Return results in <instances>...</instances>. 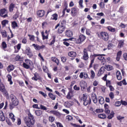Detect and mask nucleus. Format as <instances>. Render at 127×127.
I'll return each mask as SVG.
<instances>
[{
    "label": "nucleus",
    "mask_w": 127,
    "mask_h": 127,
    "mask_svg": "<svg viewBox=\"0 0 127 127\" xmlns=\"http://www.w3.org/2000/svg\"><path fill=\"white\" fill-rule=\"evenodd\" d=\"M28 117H26L24 118L25 123L28 127L33 126L35 123V120H34V117L33 115H32L30 112H29L28 114Z\"/></svg>",
    "instance_id": "f257e3e1"
},
{
    "label": "nucleus",
    "mask_w": 127,
    "mask_h": 127,
    "mask_svg": "<svg viewBox=\"0 0 127 127\" xmlns=\"http://www.w3.org/2000/svg\"><path fill=\"white\" fill-rule=\"evenodd\" d=\"M103 56H105V55L94 54L93 55H91V61L89 65V68H92V67H93V64H94V61H95V58H96V57H98L97 58V59H98V60H102L103 61H104V60H105V58H104V57Z\"/></svg>",
    "instance_id": "f03ea898"
},
{
    "label": "nucleus",
    "mask_w": 127,
    "mask_h": 127,
    "mask_svg": "<svg viewBox=\"0 0 127 127\" xmlns=\"http://www.w3.org/2000/svg\"><path fill=\"white\" fill-rule=\"evenodd\" d=\"M98 37L104 40V41H108L109 40V34L106 32H101L100 34H97Z\"/></svg>",
    "instance_id": "7ed1b4c3"
},
{
    "label": "nucleus",
    "mask_w": 127,
    "mask_h": 127,
    "mask_svg": "<svg viewBox=\"0 0 127 127\" xmlns=\"http://www.w3.org/2000/svg\"><path fill=\"white\" fill-rule=\"evenodd\" d=\"M88 97L86 94H83L82 100L83 101V105L84 106H88V105H90L91 104V98H89L87 99Z\"/></svg>",
    "instance_id": "20e7f679"
},
{
    "label": "nucleus",
    "mask_w": 127,
    "mask_h": 127,
    "mask_svg": "<svg viewBox=\"0 0 127 127\" xmlns=\"http://www.w3.org/2000/svg\"><path fill=\"white\" fill-rule=\"evenodd\" d=\"M10 99L12 102V104L14 106H18V100L15 97V96L13 95V94L10 95Z\"/></svg>",
    "instance_id": "39448f33"
},
{
    "label": "nucleus",
    "mask_w": 127,
    "mask_h": 127,
    "mask_svg": "<svg viewBox=\"0 0 127 127\" xmlns=\"http://www.w3.org/2000/svg\"><path fill=\"white\" fill-rule=\"evenodd\" d=\"M0 16L1 17H3V18H5V17H7V10L5 9V8L1 9L0 10Z\"/></svg>",
    "instance_id": "423d86ee"
},
{
    "label": "nucleus",
    "mask_w": 127,
    "mask_h": 127,
    "mask_svg": "<svg viewBox=\"0 0 127 127\" xmlns=\"http://www.w3.org/2000/svg\"><path fill=\"white\" fill-rule=\"evenodd\" d=\"M86 39V37L84 35H80L79 36V38L76 39V43L77 44H80L82 43Z\"/></svg>",
    "instance_id": "0eeeda50"
},
{
    "label": "nucleus",
    "mask_w": 127,
    "mask_h": 127,
    "mask_svg": "<svg viewBox=\"0 0 127 127\" xmlns=\"http://www.w3.org/2000/svg\"><path fill=\"white\" fill-rule=\"evenodd\" d=\"M0 92L3 93L5 96H8V93L6 91V89H5V87L4 86V85H3V84H0Z\"/></svg>",
    "instance_id": "6e6552de"
},
{
    "label": "nucleus",
    "mask_w": 127,
    "mask_h": 127,
    "mask_svg": "<svg viewBox=\"0 0 127 127\" xmlns=\"http://www.w3.org/2000/svg\"><path fill=\"white\" fill-rule=\"evenodd\" d=\"M49 32H50V30H46L45 33L43 31L41 32L43 40H45V39H48Z\"/></svg>",
    "instance_id": "1a4fd4ad"
},
{
    "label": "nucleus",
    "mask_w": 127,
    "mask_h": 127,
    "mask_svg": "<svg viewBox=\"0 0 127 127\" xmlns=\"http://www.w3.org/2000/svg\"><path fill=\"white\" fill-rule=\"evenodd\" d=\"M78 11H79V9L76 7H73L71 9V15L72 16H76L77 14H78Z\"/></svg>",
    "instance_id": "9d476101"
},
{
    "label": "nucleus",
    "mask_w": 127,
    "mask_h": 127,
    "mask_svg": "<svg viewBox=\"0 0 127 127\" xmlns=\"http://www.w3.org/2000/svg\"><path fill=\"white\" fill-rule=\"evenodd\" d=\"M83 60L87 61L89 59V55H88V51L86 49L83 50Z\"/></svg>",
    "instance_id": "9b49d317"
},
{
    "label": "nucleus",
    "mask_w": 127,
    "mask_h": 127,
    "mask_svg": "<svg viewBox=\"0 0 127 127\" xmlns=\"http://www.w3.org/2000/svg\"><path fill=\"white\" fill-rule=\"evenodd\" d=\"M65 31V26L61 25L58 30V33L59 34H61V33H63L64 31Z\"/></svg>",
    "instance_id": "f8f14e48"
},
{
    "label": "nucleus",
    "mask_w": 127,
    "mask_h": 127,
    "mask_svg": "<svg viewBox=\"0 0 127 127\" xmlns=\"http://www.w3.org/2000/svg\"><path fill=\"white\" fill-rule=\"evenodd\" d=\"M79 78H80V79H83V78H84V79H87L88 78V74H87L86 72H81L79 75Z\"/></svg>",
    "instance_id": "ddd939ff"
},
{
    "label": "nucleus",
    "mask_w": 127,
    "mask_h": 127,
    "mask_svg": "<svg viewBox=\"0 0 127 127\" xmlns=\"http://www.w3.org/2000/svg\"><path fill=\"white\" fill-rule=\"evenodd\" d=\"M37 14L38 16H40V17H43L44 15H45V11L43 10H39L37 12Z\"/></svg>",
    "instance_id": "4468645a"
},
{
    "label": "nucleus",
    "mask_w": 127,
    "mask_h": 127,
    "mask_svg": "<svg viewBox=\"0 0 127 127\" xmlns=\"http://www.w3.org/2000/svg\"><path fill=\"white\" fill-rule=\"evenodd\" d=\"M32 80L37 81V80H41V77L39 76V74L37 72L34 73V76L32 78Z\"/></svg>",
    "instance_id": "2eb2a0df"
},
{
    "label": "nucleus",
    "mask_w": 127,
    "mask_h": 127,
    "mask_svg": "<svg viewBox=\"0 0 127 127\" xmlns=\"http://www.w3.org/2000/svg\"><path fill=\"white\" fill-rule=\"evenodd\" d=\"M91 99L94 104H97V103H98V99H97V95H96V94L92 93Z\"/></svg>",
    "instance_id": "dca6fc26"
},
{
    "label": "nucleus",
    "mask_w": 127,
    "mask_h": 127,
    "mask_svg": "<svg viewBox=\"0 0 127 127\" xmlns=\"http://www.w3.org/2000/svg\"><path fill=\"white\" fill-rule=\"evenodd\" d=\"M104 72H105V67L102 66L100 68V70H99L98 73L97 74V76H98V77H100V76L104 74Z\"/></svg>",
    "instance_id": "f3484780"
},
{
    "label": "nucleus",
    "mask_w": 127,
    "mask_h": 127,
    "mask_svg": "<svg viewBox=\"0 0 127 127\" xmlns=\"http://www.w3.org/2000/svg\"><path fill=\"white\" fill-rule=\"evenodd\" d=\"M0 121L1 122H4L5 121V117L2 111H0Z\"/></svg>",
    "instance_id": "a211bd4d"
},
{
    "label": "nucleus",
    "mask_w": 127,
    "mask_h": 127,
    "mask_svg": "<svg viewBox=\"0 0 127 127\" xmlns=\"http://www.w3.org/2000/svg\"><path fill=\"white\" fill-rule=\"evenodd\" d=\"M13 70H14V65L13 64H10L7 67V71H8V72H11V71H13Z\"/></svg>",
    "instance_id": "6ab92c4d"
},
{
    "label": "nucleus",
    "mask_w": 127,
    "mask_h": 127,
    "mask_svg": "<svg viewBox=\"0 0 127 127\" xmlns=\"http://www.w3.org/2000/svg\"><path fill=\"white\" fill-rule=\"evenodd\" d=\"M25 64L28 65L29 66V67H31V66H33V63H32V61H31L30 60L27 59L25 60Z\"/></svg>",
    "instance_id": "aec40b11"
},
{
    "label": "nucleus",
    "mask_w": 127,
    "mask_h": 127,
    "mask_svg": "<svg viewBox=\"0 0 127 127\" xmlns=\"http://www.w3.org/2000/svg\"><path fill=\"white\" fill-rule=\"evenodd\" d=\"M68 56H69V57H76V56H77V53H76V52H73V51H71V52H69L68 53Z\"/></svg>",
    "instance_id": "412c9836"
},
{
    "label": "nucleus",
    "mask_w": 127,
    "mask_h": 127,
    "mask_svg": "<svg viewBox=\"0 0 127 127\" xmlns=\"http://www.w3.org/2000/svg\"><path fill=\"white\" fill-rule=\"evenodd\" d=\"M116 77L119 81L122 80V73H121V71H117L116 72Z\"/></svg>",
    "instance_id": "4be33fe9"
},
{
    "label": "nucleus",
    "mask_w": 127,
    "mask_h": 127,
    "mask_svg": "<svg viewBox=\"0 0 127 127\" xmlns=\"http://www.w3.org/2000/svg\"><path fill=\"white\" fill-rule=\"evenodd\" d=\"M7 78L8 82H9V85H12L13 84V82H12V80L11 79L12 78V77H11V75L10 74L7 75Z\"/></svg>",
    "instance_id": "5701e85b"
},
{
    "label": "nucleus",
    "mask_w": 127,
    "mask_h": 127,
    "mask_svg": "<svg viewBox=\"0 0 127 127\" xmlns=\"http://www.w3.org/2000/svg\"><path fill=\"white\" fill-rule=\"evenodd\" d=\"M65 35L67 37H71L73 35V33L70 30H67L65 32Z\"/></svg>",
    "instance_id": "b1692460"
},
{
    "label": "nucleus",
    "mask_w": 127,
    "mask_h": 127,
    "mask_svg": "<svg viewBox=\"0 0 127 127\" xmlns=\"http://www.w3.org/2000/svg\"><path fill=\"white\" fill-rule=\"evenodd\" d=\"M124 45H125V42L124 40H121L119 41L118 48H122L124 47Z\"/></svg>",
    "instance_id": "393cba45"
},
{
    "label": "nucleus",
    "mask_w": 127,
    "mask_h": 127,
    "mask_svg": "<svg viewBox=\"0 0 127 127\" xmlns=\"http://www.w3.org/2000/svg\"><path fill=\"white\" fill-rule=\"evenodd\" d=\"M15 7V5L13 3H11L9 6V10L10 12L13 11V8Z\"/></svg>",
    "instance_id": "a878e982"
},
{
    "label": "nucleus",
    "mask_w": 127,
    "mask_h": 127,
    "mask_svg": "<svg viewBox=\"0 0 127 127\" xmlns=\"http://www.w3.org/2000/svg\"><path fill=\"white\" fill-rule=\"evenodd\" d=\"M107 29L109 30V31H110L111 32H116V28H113L111 26H109L106 27Z\"/></svg>",
    "instance_id": "bb28decb"
},
{
    "label": "nucleus",
    "mask_w": 127,
    "mask_h": 127,
    "mask_svg": "<svg viewBox=\"0 0 127 127\" xmlns=\"http://www.w3.org/2000/svg\"><path fill=\"white\" fill-rule=\"evenodd\" d=\"M50 113L53 115H54V116H56L57 117L60 116V113L56 111H51Z\"/></svg>",
    "instance_id": "cd10ccee"
},
{
    "label": "nucleus",
    "mask_w": 127,
    "mask_h": 127,
    "mask_svg": "<svg viewBox=\"0 0 127 127\" xmlns=\"http://www.w3.org/2000/svg\"><path fill=\"white\" fill-rule=\"evenodd\" d=\"M48 95L51 100H55L56 99V96L53 95L52 93H49Z\"/></svg>",
    "instance_id": "c85d7f7f"
},
{
    "label": "nucleus",
    "mask_w": 127,
    "mask_h": 127,
    "mask_svg": "<svg viewBox=\"0 0 127 127\" xmlns=\"http://www.w3.org/2000/svg\"><path fill=\"white\" fill-rule=\"evenodd\" d=\"M52 20H57L58 19V14H54L52 15V17L51 18Z\"/></svg>",
    "instance_id": "c756f323"
},
{
    "label": "nucleus",
    "mask_w": 127,
    "mask_h": 127,
    "mask_svg": "<svg viewBox=\"0 0 127 127\" xmlns=\"http://www.w3.org/2000/svg\"><path fill=\"white\" fill-rule=\"evenodd\" d=\"M70 101H66L64 102V106H65V108H70L72 105L70 103Z\"/></svg>",
    "instance_id": "7c9ffc66"
},
{
    "label": "nucleus",
    "mask_w": 127,
    "mask_h": 127,
    "mask_svg": "<svg viewBox=\"0 0 127 127\" xmlns=\"http://www.w3.org/2000/svg\"><path fill=\"white\" fill-rule=\"evenodd\" d=\"M11 26L13 29H15L16 27H18V25H17V23L15 21H13L12 22Z\"/></svg>",
    "instance_id": "2f4dec72"
},
{
    "label": "nucleus",
    "mask_w": 127,
    "mask_h": 127,
    "mask_svg": "<svg viewBox=\"0 0 127 127\" xmlns=\"http://www.w3.org/2000/svg\"><path fill=\"white\" fill-rule=\"evenodd\" d=\"M32 46H33L35 49V50H40V46L37 44H33Z\"/></svg>",
    "instance_id": "473e14b6"
},
{
    "label": "nucleus",
    "mask_w": 127,
    "mask_h": 127,
    "mask_svg": "<svg viewBox=\"0 0 127 127\" xmlns=\"http://www.w3.org/2000/svg\"><path fill=\"white\" fill-rule=\"evenodd\" d=\"M52 61H53L54 62H55L57 65H59V60H58L57 58L55 57H52Z\"/></svg>",
    "instance_id": "72a5a7b5"
},
{
    "label": "nucleus",
    "mask_w": 127,
    "mask_h": 127,
    "mask_svg": "<svg viewBox=\"0 0 127 127\" xmlns=\"http://www.w3.org/2000/svg\"><path fill=\"white\" fill-rule=\"evenodd\" d=\"M35 114L36 116H41V115H42V111H41V110H36L35 112Z\"/></svg>",
    "instance_id": "f704fd0d"
},
{
    "label": "nucleus",
    "mask_w": 127,
    "mask_h": 127,
    "mask_svg": "<svg viewBox=\"0 0 127 127\" xmlns=\"http://www.w3.org/2000/svg\"><path fill=\"white\" fill-rule=\"evenodd\" d=\"M9 117L10 118V119H11L12 121V122H13V123H14V121H15V118H14V115H13V114L12 113H10L9 114Z\"/></svg>",
    "instance_id": "c9c22d12"
},
{
    "label": "nucleus",
    "mask_w": 127,
    "mask_h": 127,
    "mask_svg": "<svg viewBox=\"0 0 127 127\" xmlns=\"http://www.w3.org/2000/svg\"><path fill=\"white\" fill-rule=\"evenodd\" d=\"M72 92L69 91L66 95V98H67L68 100H71V99H72Z\"/></svg>",
    "instance_id": "e433bc0d"
},
{
    "label": "nucleus",
    "mask_w": 127,
    "mask_h": 127,
    "mask_svg": "<svg viewBox=\"0 0 127 127\" xmlns=\"http://www.w3.org/2000/svg\"><path fill=\"white\" fill-rule=\"evenodd\" d=\"M1 24L2 25V27H4V26H5V25H6V24H8V20H4L2 21Z\"/></svg>",
    "instance_id": "4c0bfd02"
},
{
    "label": "nucleus",
    "mask_w": 127,
    "mask_h": 127,
    "mask_svg": "<svg viewBox=\"0 0 127 127\" xmlns=\"http://www.w3.org/2000/svg\"><path fill=\"white\" fill-rule=\"evenodd\" d=\"M105 69L108 71H111L113 69V66L110 65H106L105 66Z\"/></svg>",
    "instance_id": "58836bf2"
},
{
    "label": "nucleus",
    "mask_w": 127,
    "mask_h": 127,
    "mask_svg": "<svg viewBox=\"0 0 127 127\" xmlns=\"http://www.w3.org/2000/svg\"><path fill=\"white\" fill-rule=\"evenodd\" d=\"M99 102L100 105H103L105 103V100H104V98L100 97H99Z\"/></svg>",
    "instance_id": "ea45409f"
},
{
    "label": "nucleus",
    "mask_w": 127,
    "mask_h": 127,
    "mask_svg": "<svg viewBox=\"0 0 127 127\" xmlns=\"http://www.w3.org/2000/svg\"><path fill=\"white\" fill-rule=\"evenodd\" d=\"M31 52V49L29 47H26V49L25 50V54H27L28 53H29V52Z\"/></svg>",
    "instance_id": "a19ab883"
},
{
    "label": "nucleus",
    "mask_w": 127,
    "mask_h": 127,
    "mask_svg": "<svg viewBox=\"0 0 127 127\" xmlns=\"http://www.w3.org/2000/svg\"><path fill=\"white\" fill-rule=\"evenodd\" d=\"M85 84H86V82L84 81H81L79 83L80 87L83 88V89L85 88Z\"/></svg>",
    "instance_id": "79ce46f5"
},
{
    "label": "nucleus",
    "mask_w": 127,
    "mask_h": 127,
    "mask_svg": "<svg viewBox=\"0 0 127 127\" xmlns=\"http://www.w3.org/2000/svg\"><path fill=\"white\" fill-rule=\"evenodd\" d=\"M106 114H99L98 115V118H99L100 119H105L106 118Z\"/></svg>",
    "instance_id": "37998d69"
},
{
    "label": "nucleus",
    "mask_w": 127,
    "mask_h": 127,
    "mask_svg": "<svg viewBox=\"0 0 127 127\" xmlns=\"http://www.w3.org/2000/svg\"><path fill=\"white\" fill-rule=\"evenodd\" d=\"M90 74H91V76H90L91 79H94L95 78V72L94 71V70H91Z\"/></svg>",
    "instance_id": "c03bdc74"
},
{
    "label": "nucleus",
    "mask_w": 127,
    "mask_h": 127,
    "mask_svg": "<svg viewBox=\"0 0 127 127\" xmlns=\"http://www.w3.org/2000/svg\"><path fill=\"white\" fill-rule=\"evenodd\" d=\"M49 121L51 123H53V122H54V121H55V118H54V117H53V116H50L49 117Z\"/></svg>",
    "instance_id": "a18cd8bd"
},
{
    "label": "nucleus",
    "mask_w": 127,
    "mask_h": 127,
    "mask_svg": "<svg viewBox=\"0 0 127 127\" xmlns=\"http://www.w3.org/2000/svg\"><path fill=\"white\" fill-rule=\"evenodd\" d=\"M1 46L3 49H6V47H7V45H6L5 42H3L1 44Z\"/></svg>",
    "instance_id": "49530a36"
},
{
    "label": "nucleus",
    "mask_w": 127,
    "mask_h": 127,
    "mask_svg": "<svg viewBox=\"0 0 127 127\" xmlns=\"http://www.w3.org/2000/svg\"><path fill=\"white\" fill-rule=\"evenodd\" d=\"M20 48H21V44H18L17 45V49L18 51H15V53H17V52H18V51H19V50H20Z\"/></svg>",
    "instance_id": "de8ad7c7"
},
{
    "label": "nucleus",
    "mask_w": 127,
    "mask_h": 127,
    "mask_svg": "<svg viewBox=\"0 0 127 127\" xmlns=\"http://www.w3.org/2000/svg\"><path fill=\"white\" fill-rule=\"evenodd\" d=\"M15 60L16 61H22V59H21V57H20V56L18 55L15 58Z\"/></svg>",
    "instance_id": "09e8293b"
},
{
    "label": "nucleus",
    "mask_w": 127,
    "mask_h": 127,
    "mask_svg": "<svg viewBox=\"0 0 127 127\" xmlns=\"http://www.w3.org/2000/svg\"><path fill=\"white\" fill-rule=\"evenodd\" d=\"M0 33L2 34V37H5L6 36V31L3 30V31H1Z\"/></svg>",
    "instance_id": "8fccbe9b"
},
{
    "label": "nucleus",
    "mask_w": 127,
    "mask_h": 127,
    "mask_svg": "<svg viewBox=\"0 0 127 127\" xmlns=\"http://www.w3.org/2000/svg\"><path fill=\"white\" fill-rule=\"evenodd\" d=\"M28 36H29V37H30V40L31 41H34L35 37L34 35H28Z\"/></svg>",
    "instance_id": "3c124183"
},
{
    "label": "nucleus",
    "mask_w": 127,
    "mask_h": 127,
    "mask_svg": "<svg viewBox=\"0 0 127 127\" xmlns=\"http://www.w3.org/2000/svg\"><path fill=\"white\" fill-rule=\"evenodd\" d=\"M40 109H41V110H43L44 111H46L47 110V108L42 105H40Z\"/></svg>",
    "instance_id": "603ef678"
},
{
    "label": "nucleus",
    "mask_w": 127,
    "mask_h": 127,
    "mask_svg": "<svg viewBox=\"0 0 127 127\" xmlns=\"http://www.w3.org/2000/svg\"><path fill=\"white\" fill-rule=\"evenodd\" d=\"M111 81L110 80H106V86L107 87H111Z\"/></svg>",
    "instance_id": "864d4df0"
},
{
    "label": "nucleus",
    "mask_w": 127,
    "mask_h": 127,
    "mask_svg": "<svg viewBox=\"0 0 127 127\" xmlns=\"http://www.w3.org/2000/svg\"><path fill=\"white\" fill-rule=\"evenodd\" d=\"M23 66L24 67V68H25V69H29V68H30L29 67V65H28L26 63H24L23 64Z\"/></svg>",
    "instance_id": "5fc2aeb1"
},
{
    "label": "nucleus",
    "mask_w": 127,
    "mask_h": 127,
    "mask_svg": "<svg viewBox=\"0 0 127 127\" xmlns=\"http://www.w3.org/2000/svg\"><path fill=\"white\" fill-rule=\"evenodd\" d=\"M122 105V102L117 101L115 103V107H120Z\"/></svg>",
    "instance_id": "6e6d98bb"
},
{
    "label": "nucleus",
    "mask_w": 127,
    "mask_h": 127,
    "mask_svg": "<svg viewBox=\"0 0 127 127\" xmlns=\"http://www.w3.org/2000/svg\"><path fill=\"white\" fill-rule=\"evenodd\" d=\"M26 54L29 57V58H31V57H32V56H33V54H32V51L30 52L29 53H28Z\"/></svg>",
    "instance_id": "4d7b16f0"
},
{
    "label": "nucleus",
    "mask_w": 127,
    "mask_h": 127,
    "mask_svg": "<svg viewBox=\"0 0 127 127\" xmlns=\"http://www.w3.org/2000/svg\"><path fill=\"white\" fill-rule=\"evenodd\" d=\"M117 120H118V121H122V120H123V119H125V117H122L121 116H118L117 117Z\"/></svg>",
    "instance_id": "13d9d810"
},
{
    "label": "nucleus",
    "mask_w": 127,
    "mask_h": 127,
    "mask_svg": "<svg viewBox=\"0 0 127 127\" xmlns=\"http://www.w3.org/2000/svg\"><path fill=\"white\" fill-rule=\"evenodd\" d=\"M107 118L109 120H112L114 118V113H111Z\"/></svg>",
    "instance_id": "bf43d9fd"
},
{
    "label": "nucleus",
    "mask_w": 127,
    "mask_h": 127,
    "mask_svg": "<svg viewBox=\"0 0 127 127\" xmlns=\"http://www.w3.org/2000/svg\"><path fill=\"white\" fill-rule=\"evenodd\" d=\"M39 94H41V95H42V96H43L44 98H46V97H47V95L46 94V93L42 91H39Z\"/></svg>",
    "instance_id": "052dcab7"
},
{
    "label": "nucleus",
    "mask_w": 127,
    "mask_h": 127,
    "mask_svg": "<svg viewBox=\"0 0 127 127\" xmlns=\"http://www.w3.org/2000/svg\"><path fill=\"white\" fill-rule=\"evenodd\" d=\"M93 85L95 87H96V86H98V85H99V81L95 80L93 83Z\"/></svg>",
    "instance_id": "680f3d73"
},
{
    "label": "nucleus",
    "mask_w": 127,
    "mask_h": 127,
    "mask_svg": "<svg viewBox=\"0 0 127 127\" xmlns=\"http://www.w3.org/2000/svg\"><path fill=\"white\" fill-rule=\"evenodd\" d=\"M109 97L111 99H114V98H115V94H114V93L111 92L109 94Z\"/></svg>",
    "instance_id": "e2e57ef3"
},
{
    "label": "nucleus",
    "mask_w": 127,
    "mask_h": 127,
    "mask_svg": "<svg viewBox=\"0 0 127 127\" xmlns=\"http://www.w3.org/2000/svg\"><path fill=\"white\" fill-rule=\"evenodd\" d=\"M57 127H63V125L59 122L56 123Z\"/></svg>",
    "instance_id": "0e129e2a"
},
{
    "label": "nucleus",
    "mask_w": 127,
    "mask_h": 127,
    "mask_svg": "<svg viewBox=\"0 0 127 127\" xmlns=\"http://www.w3.org/2000/svg\"><path fill=\"white\" fill-rule=\"evenodd\" d=\"M73 89L74 90H75V91H79L80 90V87L75 85L73 86Z\"/></svg>",
    "instance_id": "69168bd1"
},
{
    "label": "nucleus",
    "mask_w": 127,
    "mask_h": 127,
    "mask_svg": "<svg viewBox=\"0 0 127 127\" xmlns=\"http://www.w3.org/2000/svg\"><path fill=\"white\" fill-rule=\"evenodd\" d=\"M99 6H100L101 8H104L105 7V4L103 2H101L99 4Z\"/></svg>",
    "instance_id": "338daca9"
},
{
    "label": "nucleus",
    "mask_w": 127,
    "mask_h": 127,
    "mask_svg": "<svg viewBox=\"0 0 127 127\" xmlns=\"http://www.w3.org/2000/svg\"><path fill=\"white\" fill-rule=\"evenodd\" d=\"M123 58L124 60H126V61H127V53H124L123 54Z\"/></svg>",
    "instance_id": "774afa93"
}]
</instances>
